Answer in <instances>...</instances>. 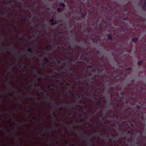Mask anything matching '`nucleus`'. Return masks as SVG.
I'll return each mask as SVG.
<instances>
[{
	"instance_id": "obj_37",
	"label": "nucleus",
	"mask_w": 146,
	"mask_h": 146,
	"mask_svg": "<svg viewBox=\"0 0 146 146\" xmlns=\"http://www.w3.org/2000/svg\"><path fill=\"white\" fill-rule=\"evenodd\" d=\"M48 89L51 88V86L50 85H49L48 87Z\"/></svg>"
},
{
	"instance_id": "obj_24",
	"label": "nucleus",
	"mask_w": 146,
	"mask_h": 146,
	"mask_svg": "<svg viewBox=\"0 0 146 146\" xmlns=\"http://www.w3.org/2000/svg\"><path fill=\"white\" fill-rule=\"evenodd\" d=\"M60 5L63 7H64L65 6V4L63 3H61L60 4Z\"/></svg>"
},
{
	"instance_id": "obj_4",
	"label": "nucleus",
	"mask_w": 146,
	"mask_h": 146,
	"mask_svg": "<svg viewBox=\"0 0 146 146\" xmlns=\"http://www.w3.org/2000/svg\"><path fill=\"white\" fill-rule=\"evenodd\" d=\"M8 86L7 88L10 91H12L13 93H15V90L14 89V88L13 86V85L11 83H9L7 81Z\"/></svg>"
},
{
	"instance_id": "obj_7",
	"label": "nucleus",
	"mask_w": 146,
	"mask_h": 146,
	"mask_svg": "<svg viewBox=\"0 0 146 146\" xmlns=\"http://www.w3.org/2000/svg\"><path fill=\"white\" fill-rule=\"evenodd\" d=\"M50 21L51 22V25H55L57 24V22L52 17L51 19L50 20Z\"/></svg>"
},
{
	"instance_id": "obj_60",
	"label": "nucleus",
	"mask_w": 146,
	"mask_h": 146,
	"mask_svg": "<svg viewBox=\"0 0 146 146\" xmlns=\"http://www.w3.org/2000/svg\"><path fill=\"white\" fill-rule=\"evenodd\" d=\"M94 76L95 77H96V74H95L94 75Z\"/></svg>"
},
{
	"instance_id": "obj_35",
	"label": "nucleus",
	"mask_w": 146,
	"mask_h": 146,
	"mask_svg": "<svg viewBox=\"0 0 146 146\" xmlns=\"http://www.w3.org/2000/svg\"><path fill=\"white\" fill-rule=\"evenodd\" d=\"M66 84L67 86H70V84L68 83V82H66Z\"/></svg>"
},
{
	"instance_id": "obj_31",
	"label": "nucleus",
	"mask_w": 146,
	"mask_h": 146,
	"mask_svg": "<svg viewBox=\"0 0 146 146\" xmlns=\"http://www.w3.org/2000/svg\"><path fill=\"white\" fill-rule=\"evenodd\" d=\"M76 48H78L79 49H80L81 47L80 46H79L78 45H76Z\"/></svg>"
},
{
	"instance_id": "obj_20",
	"label": "nucleus",
	"mask_w": 146,
	"mask_h": 146,
	"mask_svg": "<svg viewBox=\"0 0 146 146\" xmlns=\"http://www.w3.org/2000/svg\"><path fill=\"white\" fill-rule=\"evenodd\" d=\"M62 10V9L60 8V7H58L57 9V11L59 12H60Z\"/></svg>"
},
{
	"instance_id": "obj_9",
	"label": "nucleus",
	"mask_w": 146,
	"mask_h": 146,
	"mask_svg": "<svg viewBox=\"0 0 146 146\" xmlns=\"http://www.w3.org/2000/svg\"><path fill=\"white\" fill-rule=\"evenodd\" d=\"M94 139H92L90 140L88 142V145L89 146H91V145H94Z\"/></svg>"
},
{
	"instance_id": "obj_3",
	"label": "nucleus",
	"mask_w": 146,
	"mask_h": 146,
	"mask_svg": "<svg viewBox=\"0 0 146 146\" xmlns=\"http://www.w3.org/2000/svg\"><path fill=\"white\" fill-rule=\"evenodd\" d=\"M85 89L83 90L84 94H83V95H84L83 96V98L86 97V96H88L91 92V90H89V84L88 83L86 84V86L85 87Z\"/></svg>"
},
{
	"instance_id": "obj_38",
	"label": "nucleus",
	"mask_w": 146,
	"mask_h": 146,
	"mask_svg": "<svg viewBox=\"0 0 146 146\" xmlns=\"http://www.w3.org/2000/svg\"><path fill=\"white\" fill-rule=\"evenodd\" d=\"M73 123V125H76V126H77V123L76 122H74Z\"/></svg>"
},
{
	"instance_id": "obj_13",
	"label": "nucleus",
	"mask_w": 146,
	"mask_h": 146,
	"mask_svg": "<svg viewBox=\"0 0 146 146\" xmlns=\"http://www.w3.org/2000/svg\"><path fill=\"white\" fill-rule=\"evenodd\" d=\"M138 40H139V38H133L131 39L132 41L134 42H136L138 41Z\"/></svg>"
},
{
	"instance_id": "obj_44",
	"label": "nucleus",
	"mask_w": 146,
	"mask_h": 146,
	"mask_svg": "<svg viewBox=\"0 0 146 146\" xmlns=\"http://www.w3.org/2000/svg\"><path fill=\"white\" fill-rule=\"evenodd\" d=\"M96 77H100V75L99 74H96Z\"/></svg>"
},
{
	"instance_id": "obj_21",
	"label": "nucleus",
	"mask_w": 146,
	"mask_h": 146,
	"mask_svg": "<svg viewBox=\"0 0 146 146\" xmlns=\"http://www.w3.org/2000/svg\"><path fill=\"white\" fill-rule=\"evenodd\" d=\"M38 77L39 78L38 79V80L39 81H41L42 79V76H38Z\"/></svg>"
},
{
	"instance_id": "obj_1",
	"label": "nucleus",
	"mask_w": 146,
	"mask_h": 146,
	"mask_svg": "<svg viewBox=\"0 0 146 146\" xmlns=\"http://www.w3.org/2000/svg\"><path fill=\"white\" fill-rule=\"evenodd\" d=\"M128 91L125 92L121 91V88L118 87H110L108 90L106 94L101 90V88L99 87H95L93 88L92 90L93 91V95L95 97L101 98H106L110 100H123L121 99L124 97L130 96H135L138 94V89L136 88L135 90L134 88L132 87L130 84H127Z\"/></svg>"
},
{
	"instance_id": "obj_58",
	"label": "nucleus",
	"mask_w": 146,
	"mask_h": 146,
	"mask_svg": "<svg viewBox=\"0 0 146 146\" xmlns=\"http://www.w3.org/2000/svg\"><path fill=\"white\" fill-rule=\"evenodd\" d=\"M140 135H141V136H143V134L142 133H141V134H140Z\"/></svg>"
},
{
	"instance_id": "obj_34",
	"label": "nucleus",
	"mask_w": 146,
	"mask_h": 146,
	"mask_svg": "<svg viewBox=\"0 0 146 146\" xmlns=\"http://www.w3.org/2000/svg\"><path fill=\"white\" fill-rule=\"evenodd\" d=\"M19 7L20 8H22L23 7V6H22L21 5H19Z\"/></svg>"
},
{
	"instance_id": "obj_41",
	"label": "nucleus",
	"mask_w": 146,
	"mask_h": 146,
	"mask_svg": "<svg viewBox=\"0 0 146 146\" xmlns=\"http://www.w3.org/2000/svg\"><path fill=\"white\" fill-rule=\"evenodd\" d=\"M46 64V63H44L42 64V65L43 66H44Z\"/></svg>"
},
{
	"instance_id": "obj_54",
	"label": "nucleus",
	"mask_w": 146,
	"mask_h": 146,
	"mask_svg": "<svg viewBox=\"0 0 146 146\" xmlns=\"http://www.w3.org/2000/svg\"><path fill=\"white\" fill-rule=\"evenodd\" d=\"M65 143H66V144H67L68 143V142L67 141H65Z\"/></svg>"
},
{
	"instance_id": "obj_27",
	"label": "nucleus",
	"mask_w": 146,
	"mask_h": 146,
	"mask_svg": "<svg viewBox=\"0 0 146 146\" xmlns=\"http://www.w3.org/2000/svg\"><path fill=\"white\" fill-rule=\"evenodd\" d=\"M67 106L68 107H72V109L73 110H74V108L73 107V106H71L72 105H71L68 104L67 105Z\"/></svg>"
},
{
	"instance_id": "obj_5",
	"label": "nucleus",
	"mask_w": 146,
	"mask_h": 146,
	"mask_svg": "<svg viewBox=\"0 0 146 146\" xmlns=\"http://www.w3.org/2000/svg\"><path fill=\"white\" fill-rule=\"evenodd\" d=\"M68 92L69 94L72 96H74L75 95L76 93H78L77 91L76 90H73V88L71 89H70L68 90Z\"/></svg>"
},
{
	"instance_id": "obj_55",
	"label": "nucleus",
	"mask_w": 146,
	"mask_h": 146,
	"mask_svg": "<svg viewBox=\"0 0 146 146\" xmlns=\"http://www.w3.org/2000/svg\"><path fill=\"white\" fill-rule=\"evenodd\" d=\"M19 140L20 141H22V139H21V138H19Z\"/></svg>"
},
{
	"instance_id": "obj_43",
	"label": "nucleus",
	"mask_w": 146,
	"mask_h": 146,
	"mask_svg": "<svg viewBox=\"0 0 146 146\" xmlns=\"http://www.w3.org/2000/svg\"><path fill=\"white\" fill-rule=\"evenodd\" d=\"M17 89H18V90H21V91H22H22H23V90H22L21 89H19L18 87L17 88Z\"/></svg>"
},
{
	"instance_id": "obj_57",
	"label": "nucleus",
	"mask_w": 146,
	"mask_h": 146,
	"mask_svg": "<svg viewBox=\"0 0 146 146\" xmlns=\"http://www.w3.org/2000/svg\"><path fill=\"white\" fill-rule=\"evenodd\" d=\"M31 67L33 69H35V68L34 67V66L33 65H32V66Z\"/></svg>"
},
{
	"instance_id": "obj_6",
	"label": "nucleus",
	"mask_w": 146,
	"mask_h": 146,
	"mask_svg": "<svg viewBox=\"0 0 146 146\" xmlns=\"http://www.w3.org/2000/svg\"><path fill=\"white\" fill-rule=\"evenodd\" d=\"M140 88L141 92L142 93H143L145 96L146 98V88L144 89L143 87H141Z\"/></svg>"
},
{
	"instance_id": "obj_46",
	"label": "nucleus",
	"mask_w": 146,
	"mask_h": 146,
	"mask_svg": "<svg viewBox=\"0 0 146 146\" xmlns=\"http://www.w3.org/2000/svg\"><path fill=\"white\" fill-rule=\"evenodd\" d=\"M100 69H101V71H102L103 70H104V68H100Z\"/></svg>"
},
{
	"instance_id": "obj_52",
	"label": "nucleus",
	"mask_w": 146,
	"mask_h": 146,
	"mask_svg": "<svg viewBox=\"0 0 146 146\" xmlns=\"http://www.w3.org/2000/svg\"><path fill=\"white\" fill-rule=\"evenodd\" d=\"M90 83L91 84H93V81H90Z\"/></svg>"
},
{
	"instance_id": "obj_2",
	"label": "nucleus",
	"mask_w": 146,
	"mask_h": 146,
	"mask_svg": "<svg viewBox=\"0 0 146 146\" xmlns=\"http://www.w3.org/2000/svg\"><path fill=\"white\" fill-rule=\"evenodd\" d=\"M141 106L137 105L133 109V111L135 115L141 117H143L144 115L143 112L141 110Z\"/></svg>"
},
{
	"instance_id": "obj_30",
	"label": "nucleus",
	"mask_w": 146,
	"mask_h": 146,
	"mask_svg": "<svg viewBox=\"0 0 146 146\" xmlns=\"http://www.w3.org/2000/svg\"><path fill=\"white\" fill-rule=\"evenodd\" d=\"M88 67L89 68H92L93 67V66L92 65H89L88 66Z\"/></svg>"
},
{
	"instance_id": "obj_33",
	"label": "nucleus",
	"mask_w": 146,
	"mask_h": 146,
	"mask_svg": "<svg viewBox=\"0 0 146 146\" xmlns=\"http://www.w3.org/2000/svg\"><path fill=\"white\" fill-rule=\"evenodd\" d=\"M48 47H50L51 48V46L50 45H49L46 48V49H48Z\"/></svg>"
},
{
	"instance_id": "obj_32",
	"label": "nucleus",
	"mask_w": 146,
	"mask_h": 146,
	"mask_svg": "<svg viewBox=\"0 0 146 146\" xmlns=\"http://www.w3.org/2000/svg\"><path fill=\"white\" fill-rule=\"evenodd\" d=\"M99 125H100L101 126H104V123H99Z\"/></svg>"
},
{
	"instance_id": "obj_29",
	"label": "nucleus",
	"mask_w": 146,
	"mask_h": 146,
	"mask_svg": "<svg viewBox=\"0 0 146 146\" xmlns=\"http://www.w3.org/2000/svg\"><path fill=\"white\" fill-rule=\"evenodd\" d=\"M132 70V68L131 67H129L127 68L126 69L127 70Z\"/></svg>"
},
{
	"instance_id": "obj_28",
	"label": "nucleus",
	"mask_w": 146,
	"mask_h": 146,
	"mask_svg": "<svg viewBox=\"0 0 146 146\" xmlns=\"http://www.w3.org/2000/svg\"><path fill=\"white\" fill-rule=\"evenodd\" d=\"M70 70H73V72L74 73L75 72L74 70L73 69V68H70Z\"/></svg>"
},
{
	"instance_id": "obj_53",
	"label": "nucleus",
	"mask_w": 146,
	"mask_h": 146,
	"mask_svg": "<svg viewBox=\"0 0 146 146\" xmlns=\"http://www.w3.org/2000/svg\"><path fill=\"white\" fill-rule=\"evenodd\" d=\"M35 87L36 88H38V90H39V88L38 87H37L36 86H35Z\"/></svg>"
},
{
	"instance_id": "obj_22",
	"label": "nucleus",
	"mask_w": 146,
	"mask_h": 146,
	"mask_svg": "<svg viewBox=\"0 0 146 146\" xmlns=\"http://www.w3.org/2000/svg\"><path fill=\"white\" fill-rule=\"evenodd\" d=\"M51 86V87H54V88H55L56 89V90L57 91L58 90V87L56 86V87H55L54 85V84H52L51 85H50Z\"/></svg>"
},
{
	"instance_id": "obj_49",
	"label": "nucleus",
	"mask_w": 146,
	"mask_h": 146,
	"mask_svg": "<svg viewBox=\"0 0 146 146\" xmlns=\"http://www.w3.org/2000/svg\"><path fill=\"white\" fill-rule=\"evenodd\" d=\"M25 3L26 5H27L28 4L27 2L26 1L25 2Z\"/></svg>"
},
{
	"instance_id": "obj_42",
	"label": "nucleus",
	"mask_w": 146,
	"mask_h": 146,
	"mask_svg": "<svg viewBox=\"0 0 146 146\" xmlns=\"http://www.w3.org/2000/svg\"><path fill=\"white\" fill-rule=\"evenodd\" d=\"M76 78L77 80H78L79 79V78L78 77H76ZM79 78L82 79V78H81V77H80Z\"/></svg>"
},
{
	"instance_id": "obj_14",
	"label": "nucleus",
	"mask_w": 146,
	"mask_h": 146,
	"mask_svg": "<svg viewBox=\"0 0 146 146\" xmlns=\"http://www.w3.org/2000/svg\"><path fill=\"white\" fill-rule=\"evenodd\" d=\"M146 2H145L143 3L142 7L143 10H146Z\"/></svg>"
},
{
	"instance_id": "obj_51",
	"label": "nucleus",
	"mask_w": 146,
	"mask_h": 146,
	"mask_svg": "<svg viewBox=\"0 0 146 146\" xmlns=\"http://www.w3.org/2000/svg\"><path fill=\"white\" fill-rule=\"evenodd\" d=\"M54 116L55 117H57V115L56 114L54 113Z\"/></svg>"
},
{
	"instance_id": "obj_62",
	"label": "nucleus",
	"mask_w": 146,
	"mask_h": 146,
	"mask_svg": "<svg viewBox=\"0 0 146 146\" xmlns=\"http://www.w3.org/2000/svg\"><path fill=\"white\" fill-rule=\"evenodd\" d=\"M100 134H101L102 135V134H103V133L102 132H100Z\"/></svg>"
},
{
	"instance_id": "obj_23",
	"label": "nucleus",
	"mask_w": 146,
	"mask_h": 146,
	"mask_svg": "<svg viewBox=\"0 0 146 146\" xmlns=\"http://www.w3.org/2000/svg\"><path fill=\"white\" fill-rule=\"evenodd\" d=\"M63 33V31L62 30H60L58 31V34H61Z\"/></svg>"
},
{
	"instance_id": "obj_15",
	"label": "nucleus",
	"mask_w": 146,
	"mask_h": 146,
	"mask_svg": "<svg viewBox=\"0 0 146 146\" xmlns=\"http://www.w3.org/2000/svg\"><path fill=\"white\" fill-rule=\"evenodd\" d=\"M47 87L46 86L44 88H41V90L44 92L47 93L48 92V90L46 89Z\"/></svg>"
},
{
	"instance_id": "obj_56",
	"label": "nucleus",
	"mask_w": 146,
	"mask_h": 146,
	"mask_svg": "<svg viewBox=\"0 0 146 146\" xmlns=\"http://www.w3.org/2000/svg\"><path fill=\"white\" fill-rule=\"evenodd\" d=\"M76 126H74V127H73V128H74V129H76Z\"/></svg>"
},
{
	"instance_id": "obj_61",
	"label": "nucleus",
	"mask_w": 146,
	"mask_h": 146,
	"mask_svg": "<svg viewBox=\"0 0 146 146\" xmlns=\"http://www.w3.org/2000/svg\"><path fill=\"white\" fill-rule=\"evenodd\" d=\"M33 85L32 84H31L30 85V87H32L33 86Z\"/></svg>"
},
{
	"instance_id": "obj_50",
	"label": "nucleus",
	"mask_w": 146,
	"mask_h": 146,
	"mask_svg": "<svg viewBox=\"0 0 146 146\" xmlns=\"http://www.w3.org/2000/svg\"><path fill=\"white\" fill-rule=\"evenodd\" d=\"M27 112L29 113H30V110H27Z\"/></svg>"
},
{
	"instance_id": "obj_36",
	"label": "nucleus",
	"mask_w": 146,
	"mask_h": 146,
	"mask_svg": "<svg viewBox=\"0 0 146 146\" xmlns=\"http://www.w3.org/2000/svg\"><path fill=\"white\" fill-rule=\"evenodd\" d=\"M23 19V21H26V18L25 17L23 19Z\"/></svg>"
},
{
	"instance_id": "obj_39",
	"label": "nucleus",
	"mask_w": 146,
	"mask_h": 146,
	"mask_svg": "<svg viewBox=\"0 0 146 146\" xmlns=\"http://www.w3.org/2000/svg\"><path fill=\"white\" fill-rule=\"evenodd\" d=\"M75 85H76V86H79V84H78V83H77L76 84H75Z\"/></svg>"
},
{
	"instance_id": "obj_25",
	"label": "nucleus",
	"mask_w": 146,
	"mask_h": 146,
	"mask_svg": "<svg viewBox=\"0 0 146 146\" xmlns=\"http://www.w3.org/2000/svg\"><path fill=\"white\" fill-rule=\"evenodd\" d=\"M44 59L46 62H48L49 61V60L47 57H44Z\"/></svg>"
},
{
	"instance_id": "obj_63",
	"label": "nucleus",
	"mask_w": 146,
	"mask_h": 146,
	"mask_svg": "<svg viewBox=\"0 0 146 146\" xmlns=\"http://www.w3.org/2000/svg\"><path fill=\"white\" fill-rule=\"evenodd\" d=\"M98 101V102H99V103H101V102L102 101Z\"/></svg>"
},
{
	"instance_id": "obj_48",
	"label": "nucleus",
	"mask_w": 146,
	"mask_h": 146,
	"mask_svg": "<svg viewBox=\"0 0 146 146\" xmlns=\"http://www.w3.org/2000/svg\"><path fill=\"white\" fill-rule=\"evenodd\" d=\"M87 59V57H85V58H84V60H85L86 61Z\"/></svg>"
},
{
	"instance_id": "obj_16",
	"label": "nucleus",
	"mask_w": 146,
	"mask_h": 146,
	"mask_svg": "<svg viewBox=\"0 0 146 146\" xmlns=\"http://www.w3.org/2000/svg\"><path fill=\"white\" fill-rule=\"evenodd\" d=\"M143 61L142 60L139 61L137 63V65L139 66H141L142 63H143Z\"/></svg>"
},
{
	"instance_id": "obj_10",
	"label": "nucleus",
	"mask_w": 146,
	"mask_h": 146,
	"mask_svg": "<svg viewBox=\"0 0 146 146\" xmlns=\"http://www.w3.org/2000/svg\"><path fill=\"white\" fill-rule=\"evenodd\" d=\"M87 13L86 12H82L81 13V16L82 18H84L87 15Z\"/></svg>"
},
{
	"instance_id": "obj_8",
	"label": "nucleus",
	"mask_w": 146,
	"mask_h": 146,
	"mask_svg": "<svg viewBox=\"0 0 146 146\" xmlns=\"http://www.w3.org/2000/svg\"><path fill=\"white\" fill-rule=\"evenodd\" d=\"M51 40L54 42L57 41L58 42V41L57 40V36H56L53 35L52 36V38L51 39Z\"/></svg>"
},
{
	"instance_id": "obj_40",
	"label": "nucleus",
	"mask_w": 146,
	"mask_h": 146,
	"mask_svg": "<svg viewBox=\"0 0 146 146\" xmlns=\"http://www.w3.org/2000/svg\"><path fill=\"white\" fill-rule=\"evenodd\" d=\"M2 3L5 6H6V4H7L6 3H5L4 2H3Z\"/></svg>"
},
{
	"instance_id": "obj_19",
	"label": "nucleus",
	"mask_w": 146,
	"mask_h": 146,
	"mask_svg": "<svg viewBox=\"0 0 146 146\" xmlns=\"http://www.w3.org/2000/svg\"><path fill=\"white\" fill-rule=\"evenodd\" d=\"M66 59L67 60H69L70 62H72V61L74 62V61L72 59V58L70 59L68 57L66 58Z\"/></svg>"
},
{
	"instance_id": "obj_18",
	"label": "nucleus",
	"mask_w": 146,
	"mask_h": 146,
	"mask_svg": "<svg viewBox=\"0 0 146 146\" xmlns=\"http://www.w3.org/2000/svg\"><path fill=\"white\" fill-rule=\"evenodd\" d=\"M11 49L13 50V52L16 55H18V54L16 51L14 50H13V47L11 48Z\"/></svg>"
},
{
	"instance_id": "obj_64",
	"label": "nucleus",
	"mask_w": 146,
	"mask_h": 146,
	"mask_svg": "<svg viewBox=\"0 0 146 146\" xmlns=\"http://www.w3.org/2000/svg\"><path fill=\"white\" fill-rule=\"evenodd\" d=\"M98 73H99V74H101V72L100 71H99L98 72Z\"/></svg>"
},
{
	"instance_id": "obj_59",
	"label": "nucleus",
	"mask_w": 146,
	"mask_h": 146,
	"mask_svg": "<svg viewBox=\"0 0 146 146\" xmlns=\"http://www.w3.org/2000/svg\"><path fill=\"white\" fill-rule=\"evenodd\" d=\"M113 141L114 142H116V141L115 139L113 140Z\"/></svg>"
},
{
	"instance_id": "obj_12",
	"label": "nucleus",
	"mask_w": 146,
	"mask_h": 146,
	"mask_svg": "<svg viewBox=\"0 0 146 146\" xmlns=\"http://www.w3.org/2000/svg\"><path fill=\"white\" fill-rule=\"evenodd\" d=\"M108 39L111 41H113V37L111 34H109L108 35Z\"/></svg>"
},
{
	"instance_id": "obj_17",
	"label": "nucleus",
	"mask_w": 146,
	"mask_h": 146,
	"mask_svg": "<svg viewBox=\"0 0 146 146\" xmlns=\"http://www.w3.org/2000/svg\"><path fill=\"white\" fill-rule=\"evenodd\" d=\"M26 122L25 121H19V123L20 124L23 125V124H25Z\"/></svg>"
},
{
	"instance_id": "obj_45",
	"label": "nucleus",
	"mask_w": 146,
	"mask_h": 146,
	"mask_svg": "<svg viewBox=\"0 0 146 146\" xmlns=\"http://www.w3.org/2000/svg\"><path fill=\"white\" fill-rule=\"evenodd\" d=\"M80 120H81V121H84L83 119V118H80Z\"/></svg>"
},
{
	"instance_id": "obj_26",
	"label": "nucleus",
	"mask_w": 146,
	"mask_h": 146,
	"mask_svg": "<svg viewBox=\"0 0 146 146\" xmlns=\"http://www.w3.org/2000/svg\"><path fill=\"white\" fill-rule=\"evenodd\" d=\"M55 61L57 62L58 64H60V61L58 60L57 58H56Z\"/></svg>"
},
{
	"instance_id": "obj_11",
	"label": "nucleus",
	"mask_w": 146,
	"mask_h": 146,
	"mask_svg": "<svg viewBox=\"0 0 146 146\" xmlns=\"http://www.w3.org/2000/svg\"><path fill=\"white\" fill-rule=\"evenodd\" d=\"M27 51L29 52H31V54H30V55H31L33 54V51L32 49L31 48H29L28 50Z\"/></svg>"
},
{
	"instance_id": "obj_47",
	"label": "nucleus",
	"mask_w": 146,
	"mask_h": 146,
	"mask_svg": "<svg viewBox=\"0 0 146 146\" xmlns=\"http://www.w3.org/2000/svg\"><path fill=\"white\" fill-rule=\"evenodd\" d=\"M8 121H9V123H11V121L9 119V120H8Z\"/></svg>"
}]
</instances>
